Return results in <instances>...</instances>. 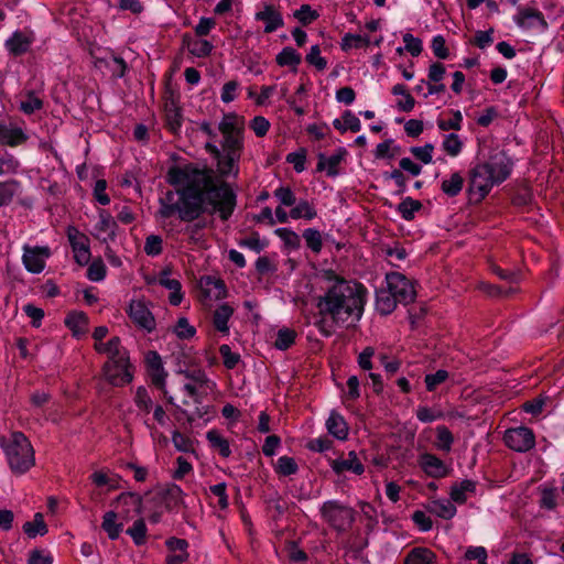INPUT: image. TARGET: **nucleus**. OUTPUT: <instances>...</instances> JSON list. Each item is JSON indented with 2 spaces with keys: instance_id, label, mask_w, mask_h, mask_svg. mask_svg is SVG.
Returning a JSON list of instances; mask_svg holds the SVG:
<instances>
[{
  "instance_id": "obj_1",
  "label": "nucleus",
  "mask_w": 564,
  "mask_h": 564,
  "mask_svg": "<svg viewBox=\"0 0 564 564\" xmlns=\"http://www.w3.org/2000/svg\"><path fill=\"white\" fill-rule=\"evenodd\" d=\"M205 150L216 160L217 170L206 165L185 164L169 170L167 181L178 187L159 199L158 216L193 223L203 214L218 215L221 220L231 217L237 195L227 177H238L241 154L221 152L215 142H206Z\"/></svg>"
},
{
  "instance_id": "obj_2",
  "label": "nucleus",
  "mask_w": 564,
  "mask_h": 564,
  "mask_svg": "<svg viewBox=\"0 0 564 564\" xmlns=\"http://www.w3.org/2000/svg\"><path fill=\"white\" fill-rule=\"evenodd\" d=\"M325 278L328 286L316 299L318 315L329 316L334 324L360 321L367 303V288L360 282L345 280L333 271L325 272Z\"/></svg>"
},
{
  "instance_id": "obj_3",
  "label": "nucleus",
  "mask_w": 564,
  "mask_h": 564,
  "mask_svg": "<svg viewBox=\"0 0 564 564\" xmlns=\"http://www.w3.org/2000/svg\"><path fill=\"white\" fill-rule=\"evenodd\" d=\"M512 170L510 159L503 153L490 155L485 162L476 164L468 172V193L471 199L482 200L492 189L506 181Z\"/></svg>"
},
{
  "instance_id": "obj_4",
  "label": "nucleus",
  "mask_w": 564,
  "mask_h": 564,
  "mask_svg": "<svg viewBox=\"0 0 564 564\" xmlns=\"http://www.w3.org/2000/svg\"><path fill=\"white\" fill-rule=\"evenodd\" d=\"M0 447L14 474L22 475L34 466V449L23 433L13 432L8 436H1Z\"/></svg>"
},
{
  "instance_id": "obj_5",
  "label": "nucleus",
  "mask_w": 564,
  "mask_h": 564,
  "mask_svg": "<svg viewBox=\"0 0 564 564\" xmlns=\"http://www.w3.org/2000/svg\"><path fill=\"white\" fill-rule=\"evenodd\" d=\"M223 135L221 152L241 154L243 149L245 120L235 112L225 113L218 124Z\"/></svg>"
},
{
  "instance_id": "obj_6",
  "label": "nucleus",
  "mask_w": 564,
  "mask_h": 564,
  "mask_svg": "<svg viewBox=\"0 0 564 564\" xmlns=\"http://www.w3.org/2000/svg\"><path fill=\"white\" fill-rule=\"evenodd\" d=\"M322 519L338 533L347 531L356 519V511L338 500H327L321 506Z\"/></svg>"
},
{
  "instance_id": "obj_7",
  "label": "nucleus",
  "mask_w": 564,
  "mask_h": 564,
  "mask_svg": "<svg viewBox=\"0 0 564 564\" xmlns=\"http://www.w3.org/2000/svg\"><path fill=\"white\" fill-rule=\"evenodd\" d=\"M185 378L187 381L184 382L182 389L187 399L183 401L184 404H189L191 401L197 404L202 403L203 399L216 386L202 370L186 372Z\"/></svg>"
},
{
  "instance_id": "obj_8",
  "label": "nucleus",
  "mask_w": 564,
  "mask_h": 564,
  "mask_svg": "<svg viewBox=\"0 0 564 564\" xmlns=\"http://www.w3.org/2000/svg\"><path fill=\"white\" fill-rule=\"evenodd\" d=\"M129 318L140 329L152 333L156 327L155 317L151 312L150 304L142 299H133L126 310Z\"/></svg>"
},
{
  "instance_id": "obj_9",
  "label": "nucleus",
  "mask_w": 564,
  "mask_h": 564,
  "mask_svg": "<svg viewBox=\"0 0 564 564\" xmlns=\"http://www.w3.org/2000/svg\"><path fill=\"white\" fill-rule=\"evenodd\" d=\"M388 290L404 305L412 303L416 297V290L411 280L399 272L386 275Z\"/></svg>"
},
{
  "instance_id": "obj_10",
  "label": "nucleus",
  "mask_w": 564,
  "mask_h": 564,
  "mask_svg": "<svg viewBox=\"0 0 564 564\" xmlns=\"http://www.w3.org/2000/svg\"><path fill=\"white\" fill-rule=\"evenodd\" d=\"M505 444L512 451L523 453L530 451L535 444L532 430L525 426L508 429L503 435Z\"/></svg>"
},
{
  "instance_id": "obj_11",
  "label": "nucleus",
  "mask_w": 564,
  "mask_h": 564,
  "mask_svg": "<svg viewBox=\"0 0 564 564\" xmlns=\"http://www.w3.org/2000/svg\"><path fill=\"white\" fill-rule=\"evenodd\" d=\"M129 358H119L117 361H107L104 366L106 380L112 386H123L132 380Z\"/></svg>"
},
{
  "instance_id": "obj_12",
  "label": "nucleus",
  "mask_w": 564,
  "mask_h": 564,
  "mask_svg": "<svg viewBox=\"0 0 564 564\" xmlns=\"http://www.w3.org/2000/svg\"><path fill=\"white\" fill-rule=\"evenodd\" d=\"M66 234L74 252L75 261L79 265L88 264L90 260V250L87 236L74 226H69Z\"/></svg>"
},
{
  "instance_id": "obj_13",
  "label": "nucleus",
  "mask_w": 564,
  "mask_h": 564,
  "mask_svg": "<svg viewBox=\"0 0 564 564\" xmlns=\"http://www.w3.org/2000/svg\"><path fill=\"white\" fill-rule=\"evenodd\" d=\"M50 254L48 247L24 246L22 261L29 272L37 274L44 270L45 261Z\"/></svg>"
},
{
  "instance_id": "obj_14",
  "label": "nucleus",
  "mask_w": 564,
  "mask_h": 564,
  "mask_svg": "<svg viewBox=\"0 0 564 564\" xmlns=\"http://www.w3.org/2000/svg\"><path fill=\"white\" fill-rule=\"evenodd\" d=\"M513 21L519 28L527 30L539 28L541 31H545L549 28L543 13L532 7L520 8Z\"/></svg>"
},
{
  "instance_id": "obj_15",
  "label": "nucleus",
  "mask_w": 564,
  "mask_h": 564,
  "mask_svg": "<svg viewBox=\"0 0 564 564\" xmlns=\"http://www.w3.org/2000/svg\"><path fill=\"white\" fill-rule=\"evenodd\" d=\"M118 225L110 213L99 209L98 221L94 227V236L101 242L113 241L117 237Z\"/></svg>"
},
{
  "instance_id": "obj_16",
  "label": "nucleus",
  "mask_w": 564,
  "mask_h": 564,
  "mask_svg": "<svg viewBox=\"0 0 564 564\" xmlns=\"http://www.w3.org/2000/svg\"><path fill=\"white\" fill-rule=\"evenodd\" d=\"M29 137L24 129L14 122H0V144L15 148L24 144Z\"/></svg>"
},
{
  "instance_id": "obj_17",
  "label": "nucleus",
  "mask_w": 564,
  "mask_h": 564,
  "mask_svg": "<svg viewBox=\"0 0 564 564\" xmlns=\"http://www.w3.org/2000/svg\"><path fill=\"white\" fill-rule=\"evenodd\" d=\"M419 465L432 478L446 477L451 470L441 458L430 453L420 455Z\"/></svg>"
},
{
  "instance_id": "obj_18",
  "label": "nucleus",
  "mask_w": 564,
  "mask_h": 564,
  "mask_svg": "<svg viewBox=\"0 0 564 564\" xmlns=\"http://www.w3.org/2000/svg\"><path fill=\"white\" fill-rule=\"evenodd\" d=\"M330 467L336 474L350 471L355 475H361L365 471L364 464L355 452H349L347 456H341L330 460Z\"/></svg>"
},
{
  "instance_id": "obj_19",
  "label": "nucleus",
  "mask_w": 564,
  "mask_h": 564,
  "mask_svg": "<svg viewBox=\"0 0 564 564\" xmlns=\"http://www.w3.org/2000/svg\"><path fill=\"white\" fill-rule=\"evenodd\" d=\"M32 43L33 36L31 34H25L23 32L15 31L6 41L4 46L11 55L19 56L26 53Z\"/></svg>"
},
{
  "instance_id": "obj_20",
  "label": "nucleus",
  "mask_w": 564,
  "mask_h": 564,
  "mask_svg": "<svg viewBox=\"0 0 564 564\" xmlns=\"http://www.w3.org/2000/svg\"><path fill=\"white\" fill-rule=\"evenodd\" d=\"M254 18L265 23V33H272L283 26L282 15L271 4H265L263 10L256 13Z\"/></svg>"
},
{
  "instance_id": "obj_21",
  "label": "nucleus",
  "mask_w": 564,
  "mask_h": 564,
  "mask_svg": "<svg viewBox=\"0 0 564 564\" xmlns=\"http://www.w3.org/2000/svg\"><path fill=\"white\" fill-rule=\"evenodd\" d=\"M95 349L99 354L107 355L108 361H117L121 357L129 358L119 337H112L107 343H95Z\"/></svg>"
},
{
  "instance_id": "obj_22",
  "label": "nucleus",
  "mask_w": 564,
  "mask_h": 564,
  "mask_svg": "<svg viewBox=\"0 0 564 564\" xmlns=\"http://www.w3.org/2000/svg\"><path fill=\"white\" fill-rule=\"evenodd\" d=\"M345 154V149H338L334 154L329 156L319 154L317 170L325 171L328 176H336L338 174V166L344 160Z\"/></svg>"
},
{
  "instance_id": "obj_23",
  "label": "nucleus",
  "mask_w": 564,
  "mask_h": 564,
  "mask_svg": "<svg viewBox=\"0 0 564 564\" xmlns=\"http://www.w3.org/2000/svg\"><path fill=\"white\" fill-rule=\"evenodd\" d=\"M65 325L72 332L73 336L79 338L87 333L88 317L83 312H70L65 318Z\"/></svg>"
},
{
  "instance_id": "obj_24",
  "label": "nucleus",
  "mask_w": 564,
  "mask_h": 564,
  "mask_svg": "<svg viewBox=\"0 0 564 564\" xmlns=\"http://www.w3.org/2000/svg\"><path fill=\"white\" fill-rule=\"evenodd\" d=\"M426 509L429 512L446 520L452 519L457 511L452 499H432L427 502Z\"/></svg>"
},
{
  "instance_id": "obj_25",
  "label": "nucleus",
  "mask_w": 564,
  "mask_h": 564,
  "mask_svg": "<svg viewBox=\"0 0 564 564\" xmlns=\"http://www.w3.org/2000/svg\"><path fill=\"white\" fill-rule=\"evenodd\" d=\"M159 283L170 291L169 301L172 305H178L183 300L182 286L177 279L171 278L170 273L162 272L159 278Z\"/></svg>"
},
{
  "instance_id": "obj_26",
  "label": "nucleus",
  "mask_w": 564,
  "mask_h": 564,
  "mask_svg": "<svg viewBox=\"0 0 564 564\" xmlns=\"http://www.w3.org/2000/svg\"><path fill=\"white\" fill-rule=\"evenodd\" d=\"M326 427L329 434L337 440L344 441L348 436V426L344 417L337 413L332 412L326 421Z\"/></svg>"
},
{
  "instance_id": "obj_27",
  "label": "nucleus",
  "mask_w": 564,
  "mask_h": 564,
  "mask_svg": "<svg viewBox=\"0 0 564 564\" xmlns=\"http://www.w3.org/2000/svg\"><path fill=\"white\" fill-rule=\"evenodd\" d=\"M465 178L460 172H453L442 180L441 191L448 197L457 196L464 187Z\"/></svg>"
},
{
  "instance_id": "obj_28",
  "label": "nucleus",
  "mask_w": 564,
  "mask_h": 564,
  "mask_svg": "<svg viewBox=\"0 0 564 564\" xmlns=\"http://www.w3.org/2000/svg\"><path fill=\"white\" fill-rule=\"evenodd\" d=\"M476 490V481L465 479L452 486L449 496L453 502L465 503L468 495L474 494Z\"/></svg>"
},
{
  "instance_id": "obj_29",
  "label": "nucleus",
  "mask_w": 564,
  "mask_h": 564,
  "mask_svg": "<svg viewBox=\"0 0 564 564\" xmlns=\"http://www.w3.org/2000/svg\"><path fill=\"white\" fill-rule=\"evenodd\" d=\"M317 216L316 207L313 203L301 199L296 202V204L290 210V217L294 220L304 219V220H313Z\"/></svg>"
},
{
  "instance_id": "obj_30",
  "label": "nucleus",
  "mask_w": 564,
  "mask_h": 564,
  "mask_svg": "<svg viewBox=\"0 0 564 564\" xmlns=\"http://www.w3.org/2000/svg\"><path fill=\"white\" fill-rule=\"evenodd\" d=\"M436 561L435 553L427 547H414L404 558V564H434Z\"/></svg>"
},
{
  "instance_id": "obj_31",
  "label": "nucleus",
  "mask_w": 564,
  "mask_h": 564,
  "mask_svg": "<svg viewBox=\"0 0 564 564\" xmlns=\"http://www.w3.org/2000/svg\"><path fill=\"white\" fill-rule=\"evenodd\" d=\"M399 300L389 291L381 290L377 292L376 308L382 315H388L394 311Z\"/></svg>"
},
{
  "instance_id": "obj_32",
  "label": "nucleus",
  "mask_w": 564,
  "mask_h": 564,
  "mask_svg": "<svg viewBox=\"0 0 564 564\" xmlns=\"http://www.w3.org/2000/svg\"><path fill=\"white\" fill-rule=\"evenodd\" d=\"M234 314V308L228 304H221L214 312V326L220 332L227 334L229 330L228 322Z\"/></svg>"
},
{
  "instance_id": "obj_33",
  "label": "nucleus",
  "mask_w": 564,
  "mask_h": 564,
  "mask_svg": "<svg viewBox=\"0 0 564 564\" xmlns=\"http://www.w3.org/2000/svg\"><path fill=\"white\" fill-rule=\"evenodd\" d=\"M206 438L210 446L216 449L223 457L231 455L230 444L217 430H209L206 433Z\"/></svg>"
},
{
  "instance_id": "obj_34",
  "label": "nucleus",
  "mask_w": 564,
  "mask_h": 564,
  "mask_svg": "<svg viewBox=\"0 0 564 564\" xmlns=\"http://www.w3.org/2000/svg\"><path fill=\"white\" fill-rule=\"evenodd\" d=\"M392 94L400 96L397 101V108L403 112H410L415 106V100L402 84H397L392 87Z\"/></svg>"
},
{
  "instance_id": "obj_35",
  "label": "nucleus",
  "mask_w": 564,
  "mask_h": 564,
  "mask_svg": "<svg viewBox=\"0 0 564 564\" xmlns=\"http://www.w3.org/2000/svg\"><path fill=\"white\" fill-rule=\"evenodd\" d=\"M441 147L447 155L456 158L460 154L464 142L458 134L448 133L444 135Z\"/></svg>"
},
{
  "instance_id": "obj_36",
  "label": "nucleus",
  "mask_w": 564,
  "mask_h": 564,
  "mask_svg": "<svg viewBox=\"0 0 564 564\" xmlns=\"http://www.w3.org/2000/svg\"><path fill=\"white\" fill-rule=\"evenodd\" d=\"M20 188L17 180L0 181V207L9 205Z\"/></svg>"
},
{
  "instance_id": "obj_37",
  "label": "nucleus",
  "mask_w": 564,
  "mask_h": 564,
  "mask_svg": "<svg viewBox=\"0 0 564 564\" xmlns=\"http://www.w3.org/2000/svg\"><path fill=\"white\" fill-rule=\"evenodd\" d=\"M454 443L452 432L445 425L436 426V441L434 443L438 451L449 453Z\"/></svg>"
},
{
  "instance_id": "obj_38",
  "label": "nucleus",
  "mask_w": 564,
  "mask_h": 564,
  "mask_svg": "<svg viewBox=\"0 0 564 564\" xmlns=\"http://www.w3.org/2000/svg\"><path fill=\"white\" fill-rule=\"evenodd\" d=\"M148 503L151 505V507L149 508V520L152 523L160 522L161 516L163 514L164 510L169 508V503L164 505L163 494L153 495L151 499L148 501Z\"/></svg>"
},
{
  "instance_id": "obj_39",
  "label": "nucleus",
  "mask_w": 564,
  "mask_h": 564,
  "mask_svg": "<svg viewBox=\"0 0 564 564\" xmlns=\"http://www.w3.org/2000/svg\"><path fill=\"white\" fill-rule=\"evenodd\" d=\"M101 527L111 540L118 539L122 530V524L117 522V513L115 511H108L104 514Z\"/></svg>"
},
{
  "instance_id": "obj_40",
  "label": "nucleus",
  "mask_w": 564,
  "mask_h": 564,
  "mask_svg": "<svg viewBox=\"0 0 564 564\" xmlns=\"http://www.w3.org/2000/svg\"><path fill=\"white\" fill-rule=\"evenodd\" d=\"M19 108L23 113L32 115L43 108V100L34 91L29 90L20 101Z\"/></svg>"
},
{
  "instance_id": "obj_41",
  "label": "nucleus",
  "mask_w": 564,
  "mask_h": 564,
  "mask_svg": "<svg viewBox=\"0 0 564 564\" xmlns=\"http://www.w3.org/2000/svg\"><path fill=\"white\" fill-rule=\"evenodd\" d=\"M165 121L167 128L176 133L182 127V113L181 110L173 104H167L165 106Z\"/></svg>"
},
{
  "instance_id": "obj_42",
  "label": "nucleus",
  "mask_w": 564,
  "mask_h": 564,
  "mask_svg": "<svg viewBox=\"0 0 564 564\" xmlns=\"http://www.w3.org/2000/svg\"><path fill=\"white\" fill-rule=\"evenodd\" d=\"M23 531L29 538L44 535L47 533V527L44 522L42 513H36L33 521L23 524Z\"/></svg>"
},
{
  "instance_id": "obj_43",
  "label": "nucleus",
  "mask_w": 564,
  "mask_h": 564,
  "mask_svg": "<svg viewBox=\"0 0 564 564\" xmlns=\"http://www.w3.org/2000/svg\"><path fill=\"white\" fill-rule=\"evenodd\" d=\"M203 291L206 296L214 297L216 300L221 299L226 295V288L221 280L207 278L204 281Z\"/></svg>"
},
{
  "instance_id": "obj_44",
  "label": "nucleus",
  "mask_w": 564,
  "mask_h": 564,
  "mask_svg": "<svg viewBox=\"0 0 564 564\" xmlns=\"http://www.w3.org/2000/svg\"><path fill=\"white\" fill-rule=\"evenodd\" d=\"M276 63L280 66H297L301 63V55L293 47H284L276 55Z\"/></svg>"
},
{
  "instance_id": "obj_45",
  "label": "nucleus",
  "mask_w": 564,
  "mask_h": 564,
  "mask_svg": "<svg viewBox=\"0 0 564 564\" xmlns=\"http://www.w3.org/2000/svg\"><path fill=\"white\" fill-rule=\"evenodd\" d=\"M369 43H370V40L368 36L347 33L341 39L340 46H341L343 51H349L351 48L367 46V45H369Z\"/></svg>"
},
{
  "instance_id": "obj_46",
  "label": "nucleus",
  "mask_w": 564,
  "mask_h": 564,
  "mask_svg": "<svg viewBox=\"0 0 564 564\" xmlns=\"http://www.w3.org/2000/svg\"><path fill=\"white\" fill-rule=\"evenodd\" d=\"M172 443L178 452L195 453L193 440L176 430L172 432Z\"/></svg>"
},
{
  "instance_id": "obj_47",
  "label": "nucleus",
  "mask_w": 564,
  "mask_h": 564,
  "mask_svg": "<svg viewBox=\"0 0 564 564\" xmlns=\"http://www.w3.org/2000/svg\"><path fill=\"white\" fill-rule=\"evenodd\" d=\"M422 207L419 200L406 197L403 199L398 207L399 213L405 220H411L414 217L415 212Z\"/></svg>"
},
{
  "instance_id": "obj_48",
  "label": "nucleus",
  "mask_w": 564,
  "mask_h": 564,
  "mask_svg": "<svg viewBox=\"0 0 564 564\" xmlns=\"http://www.w3.org/2000/svg\"><path fill=\"white\" fill-rule=\"evenodd\" d=\"M296 333L290 328H282L276 334L275 348L285 350L294 344Z\"/></svg>"
},
{
  "instance_id": "obj_49",
  "label": "nucleus",
  "mask_w": 564,
  "mask_h": 564,
  "mask_svg": "<svg viewBox=\"0 0 564 564\" xmlns=\"http://www.w3.org/2000/svg\"><path fill=\"white\" fill-rule=\"evenodd\" d=\"M297 464L293 457L281 456L276 460L275 470L278 474L282 476L294 475L297 471Z\"/></svg>"
},
{
  "instance_id": "obj_50",
  "label": "nucleus",
  "mask_w": 564,
  "mask_h": 564,
  "mask_svg": "<svg viewBox=\"0 0 564 564\" xmlns=\"http://www.w3.org/2000/svg\"><path fill=\"white\" fill-rule=\"evenodd\" d=\"M273 195L283 207H293L297 202L294 192L289 186L278 187Z\"/></svg>"
},
{
  "instance_id": "obj_51",
  "label": "nucleus",
  "mask_w": 564,
  "mask_h": 564,
  "mask_svg": "<svg viewBox=\"0 0 564 564\" xmlns=\"http://www.w3.org/2000/svg\"><path fill=\"white\" fill-rule=\"evenodd\" d=\"M453 117L449 119H438L437 127L442 131L460 130L463 122V115L459 110L452 111Z\"/></svg>"
},
{
  "instance_id": "obj_52",
  "label": "nucleus",
  "mask_w": 564,
  "mask_h": 564,
  "mask_svg": "<svg viewBox=\"0 0 564 564\" xmlns=\"http://www.w3.org/2000/svg\"><path fill=\"white\" fill-rule=\"evenodd\" d=\"M343 121H344V127H341V122L338 119H336L334 121V127L337 129H344V130L349 129L352 132H358L361 129L360 120L358 119L357 116H355L350 111H346L343 115Z\"/></svg>"
},
{
  "instance_id": "obj_53",
  "label": "nucleus",
  "mask_w": 564,
  "mask_h": 564,
  "mask_svg": "<svg viewBox=\"0 0 564 564\" xmlns=\"http://www.w3.org/2000/svg\"><path fill=\"white\" fill-rule=\"evenodd\" d=\"M303 238L307 247L314 252H319L323 247L321 232L314 228H307L303 232Z\"/></svg>"
},
{
  "instance_id": "obj_54",
  "label": "nucleus",
  "mask_w": 564,
  "mask_h": 564,
  "mask_svg": "<svg viewBox=\"0 0 564 564\" xmlns=\"http://www.w3.org/2000/svg\"><path fill=\"white\" fill-rule=\"evenodd\" d=\"M127 534L132 538L137 545L143 544L147 535V527L144 521L142 519L134 521L132 527L127 530Z\"/></svg>"
},
{
  "instance_id": "obj_55",
  "label": "nucleus",
  "mask_w": 564,
  "mask_h": 564,
  "mask_svg": "<svg viewBox=\"0 0 564 564\" xmlns=\"http://www.w3.org/2000/svg\"><path fill=\"white\" fill-rule=\"evenodd\" d=\"M173 332L181 339H189L196 334L195 327L188 323L186 317L178 318Z\"/></svg>"
},
{
  "instance_id": "obj_56",
  "label": "nucleus",
  "mask_w": 564,
  "mask_h": 564,
  "mask_svg": "<svg viewBox=\"0 0 564 564\" xmlns=\"http://www.w3.org/2000/svg\"><path fill=\"white\" fill-rule=\"evenodd\" d=\"M319 17L318 12L313 10L308 4H302L300 9L294 12V18L302 24L307 25Z\"/></svg>"
},
{
  "instance_id": "obj_57",
  "label": "nucleus",
  "mask_w": 564,
  "mask_h": 564,
  "mask_svg": "<svg viewBox=\"0 0 564 564\" xmlns=\"http://www.w3.org/2000/svg\"><path fill=\"white\" fill-rule=\"evenodd\" d=\"M448 379V372L446 370L440 369L435 373H430L425 376L424 382L427 391L432 392L436 390V388L444 383Z\"/></svg>"
},
{
  "instance_id": "obj_58",
  "label": "nucleus",
  "mask_w": 564,
  "mask_h": 564,
  "mask_svg": "<svg viewBox=\"0 0 564 564\" xmlns=\"http://www.w3.org/2000/svg\"><path fill=\"white\" fill-rule=\"evenodd\" d=\"M20 167V162L12 154L0 158V176L15 174Z\"/></svg>"
},
{
  "instance_id": "obj_59",
  "label": "nucleus",
  "mask_w": 564,
  "mask_h": 564,
  "mask_svg": "<svg viewBox=\"0 0 564 564\" xmlns=\"http://www.w3.org/2000/svg\"><path fill=\"white\" fill-rule=\"evenodd\" d=\"M134 402L138 409L143 411L144 413H150V411L152 410V399L150 398L147 389L143 387H139L137 389Z\"/></svg>"
},
{
  "instance_id": "obj_60",
  "label": "nucleus",
  "mask_w": 564,
  "mask_h": 564,
  "mask_svg": "<svg viewBox=\"0 0 564 564\" xmlns=\"http://www.w3.org/2000/svg\"><path fill=\"white\" fill-rule=\"evenodd\" d=\"M410 151L415 159L424 164H430L433 161L434 145L431 143H426L423 147H413Z\"/></svg>"
},
{
  "instance_id": "obj_61",
  "label": "nucleus",
  "mask_w": 564,
  "mask_h": 564,
  "mask_svg": "<svg viewBox=\"0 0 564 564\" xmlns=\"http://www.w3.org/2000/svg\"><path fill=\"white\" fill-rule=\"evenodd\" d=\"M219 354L225 367L228 369H234L240 361V355L238 352H234L228 345H221L219 347Z\"/></svg>"
},
{
  "instance_id": "obj_62",
  "label": "nucleus",
  "mask_w": 564,
  "mask_h": 564,
  "mask_svg": "<svg viewBox=\"0 0 564 564\" xmlns=\"http://www.w3.org/2000/svg\"><path fill=\"white\" fill-rule=\"evenodd\" d=\"M117 500L119 503L132 508L135 513L141 512L142 500L139 495L133 492H123Z\"/></svg>"
},
{
  "instance_id": "obj_63",
  "label": "nucleus",
  "mask_w": 564,
  "mask_h": 564,
  "mask_svg": "<svg viewBox=\"0 0 564 564\" xmlns=\"http://www.w3.org/2000/svg\"><path fill=\"white\" fill-rule=\"evenodd\" d=\"M306 62L313 65L318 70H323L327 66L326 59L321 55V48L318 45H313L306 55Z\"/></svg>"
},
{
  "instance_id": "obj_64",
  "label": "nucleus",
  "mask_w": 564,
  "mask_h": 564,
  "mask_svg": "<svg viewBox=\"0 0 564 564\" xmlns=\"http://www.w3.org/2000/svg\"><path fill=\"white\" fill-rule=\"evenodd\" d=\"M213 51V44L207 40H196L189 44V52L197 57L208 56Z\"/></svg>"
}]
</instances>
